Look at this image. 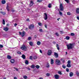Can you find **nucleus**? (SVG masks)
Masks as SVG:
<instances>
[{"mask_svg": "<svg viewBox=\"0 0 79 79\" xmlns=\"http://www.w3.org/2000/svg\"><path fill=\"white\" fill-rule=\"evenodd\" d=\"M35 67L36 68H37V69H39V68H40V66L37 65L35 66Z\"/></svg>", "mask_w": 79, "mask_h": 79, "instance_id": "nucleus-33", "label": "nucleus"}, {"mask_svg": "<svg viewBox=\"0 0 79 79\" xmlns=\"http://www.w3.org/2000/svg\"><path fill=\"white\" fill-rule=\"evenodd\" d=\"M44 26H45V28H47V24H45L44 25Z\"/></svg>", "mask_w": 79, "mask_h": 79, "instance_id": "nucleus-58", "label": "nucleus"}, {"mask_svg": "<svg viewBox=\"0 0 79 79\" xmlns=\"http://www.w3.org/2000/svg\"><path fill=\"white\" fill-rule=\"evenodd\" d=\"M9 6H8V5H7V6L6 7V9H9Z\"/></svg>", "mask_w": 79, "mask_h": 79, "instance_id": "nucleus-55", "label": "nucleus"}, {"mask_svg": "<svg viewBox=\"0 0 79 79\" xmlns=\"http://www.w3.org/2000/svg\"><path fill=\"white\" fill-rule=\"evenodd\" d=\"M14 69H15V70L16 71H18V69L17 68H16L15 67L14 68Z\"/></svg>", "mask_w": 79, "mask_h": 79, "instance_id": "nucleus-50", "label": "nucleus"}, {"mask_svg": "<svg viewBox=\"0 0 79 79\" xmlns=\"http://www.w3.org/2000/svg\"><path fill=\"white\" fill-rule=\"evenodd\" d=\"M18 24H17V23H15L14 26H16Z\"/></svg>", "mask_w": 79, "mask_h": 79, "instance_id": "nucleus-62", "label": "nucleus"}, {"mask_svg": "<svg viewBox=\"0 0 79 79\" xmlns=\"http://www.w3.org/2000/svg\"><path fill=\"white\" fill-rule=\"evenodd\" d=\"M20 48L23 51H27V47H26V46L24 44L21 46Z\"/></svg>", "mask_w": 79, "mask_h": 79, "instance_id": "nucleus-2", "label": "nucleus"}, {"mask_svg": "<svg viewBox=\"0 0 79 79\" xmlns=\"http://www.w3.org/2000/svg\"><path fill=\"white\" fill-rule=\"evenodd\" d=\"M29 29H33L34 28V24H31L28 26Z\"/></svg>", "mask_w": 79, "mask_h": 79, "instance_id": "nucleus-5", "label": "nucleus"}, {"mask_svg": "<svg viewBox=\"0 0 79 79\" xmlns=\"http://www.w3.org/2000/svg\"><path fill=\"white\" fill-rule=\"evenodd\" d=\"M31 68L34 69V68H35V65L33 64L31 66Z\"/></svg>", "mask_w": 79, "mask_h": 79, "instance_id": "nucleus-24", "label": "nucleus"}, {"mask_svg": "<svg viewBox=\"0 0 79 79\" xmlns=\"http://www.w3.org/2000/svg\"><path fill=\"white\" fill-rule=\"evenodd\" d=\"M66 71H67V72H68L69 71V69L66 68Z\"/></svg>", "mask_w": 79, "mask_h": 79, "instance_id": "nucleus-44", "label": "nucleus"}, {"mask_svg": "<svg viewBox=\"0 0 79 79\" xmlns=\"http://www.w3.org/2000/svg\"><path fill=\"white\" fill-rule=\"evenodd\" d=\"M22 58H23V59L24 60L26 59V56H25V55H24V54H23L22 56Z\"/></svg>", "mask_w": 79, "mask_h": 79, "instance_id": "nucleus-19", "label": "nucleus"}, {"mask_svg": "<svg viewBox=\"0 0 79 79\" xmlns=\"http://www.w3.org/2000/svg\"><path fill=\"white\" fill-rule=\"evenodd\" d=\"M1 3L2 4H5V3H6V1H5V0H2L1 1Z\"/></svg>", "mask_w": 79, "mask_h": 79, "instance_id": "nucleus-16", "label": "nucleus"}, {"mask_svg": "<svg viewBox=\"0 0 79 79\" xmlns=\"http://www.w3.org/2000/svg\"><path fill=\"white\" fill-rule=\"evenodd\" d=\"M17 54H19L20 55H21V52L19 51H17Z\"/></svg>", "mask_w": 79, "mask_h": 79, "instance_id": "nucleus-39", "label": "nucleus"}, {"mask_svg": "<svg viewBox=\"0 0 79 79\" xmlns=\"http://www.w3.org/2000/svg\"><path fill=\"white\" fill-rule=\"evenodd\" d=\"M60 11H63L64 10V7L63 6V4L60 3Z\"/></svg>", "mask_w": 79, "mask_h": 79, "instance_id": "nucleus-4", "label": "nucleus"}, {"mask_svg": "<svg viewBox=\"0 0 79 79\" xmlns=\"http://www.w3.org/2000/svg\"><path fill=\"white\" fill-rule=\"evenodd\" d=\"M44 15H45V16H44V20H47V19H48V16H47V13H44Z\"/></svg>", "mask_w": 79, "mask_h": 79, "instance_id": "nucleus-7", "label": "nucleus"}, {"mask_svg": "<svg viewBox=\"0 0 79 79\" xmlns=\"http://www.w3.org/2000/svg\"><path fill=\"white\" fill-rule=\"evenodd\" d=\"M64 58H62L60 60H61V61H63V60H64Z\"/></svg>", "mask_w": 79, "mask_h": 79, "instance_id": "nucleus-57", "label": "nucleus"}, {"mask_svg": "<svg viewBox=\"0 0 79 79\" xmlns=\"http://www.w3.org/2000/svg\"><path fill=\"white\" fill-rule=\"evenodd\" d=\"M7 58L8 60H11L12 58L11 56L10 55H7Z\"/></svg>", "mask_w": 79, "mask_h": 79, "instance_id": "nucleus-11", "label": "nucleus"}, {"mask_svg": "<svg viewBox=\"0 0 79 79\" xmlns=\"http://www.w3.org/2000/svg\"><path fill=\"white\" fill-rule=\"evenodd\" d=\"M29 45H31V46H33V44H32V42H31L29 43Z\"/></svg>", "mask_w": 79, "mask_h": 79, "instance_id": "nucleus-36", "label": "nucleus"}, {"mask_svg": "<svg viewBox=\"0 0 79 79\" xmlns=\"http://www.w3.org/2000/svg\"><path fill=\"white\" fill-rule=\"evenodd\" d=\"M77 19H78V20H79V16L77 17Z\"/></svg>", "mask_w": 79, "mask_h": 79, "instance_id": "nucleus-61", "label": "nucleus"}, {"mask_svg": "<svg viewBox=\"0 0 79 79\" xmlns=\"http://www.w3.org/2000/svg\"><path fill=\"white\" fill-rule=\"evenodd\" d=\"M54 53L55 58H58V53L56 52H54Z\"/></svg>", "mask_w": 79, "mask_h": 79, "instance_id": "nucleus-12", "label": "nucleus"}, {"mask_svg": "<svg viewBox=\"0 0 79 79\" xmlns=\"http://www.w3.org/2000/svg\"><path fill=\"white\" fill-rule=\"evenodd\" d=\"M55 35H56V36H59V34H58V33H57V32H56V33H55Z\"/></svg>", "mask_w": 79, "mask_h": 79, "instance_id": "nucleus-43", "label": "nucleus"}, {"mask_svg": "<svg viewBox=\"0 0 79 79\" xmlns=\"http://www.w3.org/2000/svg\"><path fill=\"white\" fill-rule=\"evenodd\" d=\"M33 58L34 60H36V59H37V57L36 56H35L33 57Z\"/></svg>", "mask_w": 79, "mask_h": 79, "instance_id": "nucleus-28", "label": "nucleus"}, {"mask_svg": "<svg viewBox=\"0 0 79 79\" xmlns=\"http://www.w3.org/2000/svg\"><path fill=\"white\" fill-rule=\"evenodd\" d=\"M74 75V73H73L72 72H70L69 73V76L70 77H72Z\"/></svg>", "mask_w": 79, "mask_h": 79, "instance_id": "nucleus-18", "label": "nucleus"}, {"mask_svg": "<svg viewBox=\"0 0 79 79\" xmlns=\"http://www.w3.org/2000/svg\"><path fill=\"white\" fill-rule=\"evenodd\" d=\"M46 67L47 68H49L50 67V64H49V63H47V64H46Z\"/></svg>", "mask_w": 79, "mask_h": 79, "instance_id": "nucleus-10", "label": "nucleus"}, {"mask_svg": "<svg viewBox=\"0 0 79 79\" xmlns=\"http://www.w3.org/2000/svg\"><path fill=\"white\" fill-rule=\"evenodd\" d=\"M21 35L22 37H24V36L25 35V32L23 31L22 32Z\"/></svg>", "mask_w": 79, "mask_h": 79, "instance_id": "nucleus-13", "label": "nucleus"}, {"mask_svg": "<svg viewBox=\"0 0 79 79\" xmlns=\"http://www.w3.org/2000/svg\"><path fill=\"white\" fill-rule=\"evenodd\" d=\"M52 50H48V51L47 52V55L48 56H50L51 55H52Z\"/></svg>", "mask_w": 79, "mask_h": 79, "instance_id": "nucleus-6", "label": "nucleus"}, {"mask_svg": "<svg viewBox=\"0 0 79 79\" xmlns=\"http://www.w3.org/2000/svg\"><path fill=\"white\" fill-rule=\"evenodd\" d=\"M62 67L63 68H64V69H65L66 68V66H65L64 65H62Z\"/></svg>", "mask_w": 79, "mask_h": 79, "instance_id": "nucleus-42", "label": "nucleus"}, {"mask_svg": "<svg viewBox=\"0 0 79 79\" xmlns=\"http://www.w3.org/2000/svg\"><path fill=\"white\" fill-rule=\"evenodd\" d=\"M69 39H70V37L68 36H66L65 37V39L66 40H69Z\"/></svg>", "mask_w": 79, "mask_h": 79, "instance_id": "nucleus-21", "label": "nucleus"}, {"mask_svg": "<svg viewBox=\"0 0 79 79\" xmlns=\"http://www.w3.org/2000/svg\"><path fill=\"white\" fill-rule=\"evenodd\" d=\"M67 47L68 50H69V49H72L74 47V46H73V44L70 43L67 45Z\"/></svg>", "mask_w": 79, "mask_h": 79, "instance_id": "nucleus-1", "label": "nucleus"}, {"mask_svg": "<svg viewBox=\"0 0 79 79\" xmlns=\"http://www.w3.org/2000/svg\"><path fill=\"white\" fill-rule=\"evenodd\" d=\"M39 31H40V32H42L43 30H42V29L40 28L39 29Z\"/></svg>", "mask_w": 79, "mask_h": 79, "instance_id": "nucleus-53", "label": "nucleus"}, {"mask_svg": "<svg viewBox=\"0 0 79 79\" xmlns=\"http://www.w3.org/2000/svg\"><path fill=\"white\" fill-rule=\"evenodd\" d=\"M59 14L60 15V16H62V15H63V14L62 13V12H61V11H59Z\"/></svg>", "mask_w": 79, "mask_h": 79, "instance_id": "nucleus-37", "label": "nucleus"}, {"mask_svg": "<svg viewBox=\"0 0 79 79\" xmlns=\"http://www.w3.org/2000/svg\"><path fill=\"white\" fill-rule=\"evenodd\" d=\"M70 35L71 36H74V35L75 34L73 33H71L70 34Z\"/></svg>", "mask_w": 79, "mask_h": 79, "instance_id": "nucleus-40", "label": "nucleus"}, {"mask_svg": "<svg viewBox=\"0 0 79 79\" xmlns=\"http://www.w3.org/2000/svg\"><path fill=\"white\" fill-rule=\"evenodd\" d=\"M9 29V28L8 27H6L3 28V30L5 31H8V30Z\"/></svg>", "mask_w": 79, "mask_h": 79, "instance_id": "nucleus-14", "label": "nucleus"}, {"mask_svg": "<svg viewBox=\"0 0 79 79\" xmlns=\"http://www.w3.org/2000/svg\"><path fill=\"white\" fill-rule=\"evenodd\" d=\"M19 34L20 35H21V34H22L21 32H19Z\"/></svg>", "mask_w": 79, "mask_h": 79, "instance_id": "nucleus-63", "label": "nucleus"}, {"mask_svg": "<svg viewBox=\"0 0 79 79\" xmlns=\"http://www.w3.org/2000/svg\"><path fill=\"white\" fill-rule=\"evenodd\" d=\"M29 59L30 60H32V56H30Z\"/></svg>", "mask_w": 79, "mask_h": 79, "instance_id": "nucleus-45", "label": "nucleus"}, {"mask_svg": "<svg viewBox=\"0 0 79 79\" xmlns=\"http://www.w3.org/2000/svg\"><path fill=\"white\" fill-rule=\"evenodd\" d=\"M64 1L68 3H69V0H64Z\"/></svg>", "mask_w": 79, "mask_h": 79, "instance_id": "nucleus-52", "label": "nucleus"}, {"mask_svg": "<svg viewBox=\"0 0 79 79\" xmlns=\"http://www.w3.org/2000/svg\"><path fill=\"white\" fill-rule=\"evenodd\" d=\"M68 64H71V61H70V60H69V61H68Z\"/></svg>", "mask_w": 79, "mask_h": 79, "instance_id": "nucleus-51", "label": "nucleus"}, {"mask_svg": "<svg viewBox=\"0 0 79 79\" xmlns=\"http://www.w3.org/2000/svg\"><path fill=\"white\" fill-rule=\"evenodd\" d=\"M33 5H34V2L32 1H31L29 4L30 6H32Z\"/></svg>", "mask_w": 79, "mask_h": 79, "instance_id": "nucleus-9", "label": "nucleus"}, {"mask_svg": "<svg viewBox=\"0 0 79 79\" xmlns=\"http://www.w3.org/2000/svg\"><path fill=\"white\" fill-rule=\"evenodd\" d=\"M25 63L26 64H29V61L27 60H26Z\"/></svg>", "mask_w": 79, "mask_h": 79, "instance_id": "nucleus-25", "label": "nucleus"}, {"mask_svg": "<svg viewBox=\"0 0 79 79\" xmlns=\"http://www.w3.org/2000/svg\"><path fill=\"white\" fill-rule=\"evenodd\" d=\"M43 0H37V2H42V1Z\"/></svg>", "mask_w": 79, "mask_h": 79, "instance_id": "nucleus-47", "label": "nucleus"}, {"mask_svg": "<svg viewBox=\"0 0 79 79\" xmlns=\"http://www.w3.org/2000/svg\"><path fill=\"white\" fill-rule=\"evenodd\" d=\"M26 21H27V22H30V20H29V18H27L26 20Z\"/></svg>", "mask_w": 79, "mask_h": 79, "instance_id": "nucleus-41", "label": "nucleus"}, {"mask_svg": "<svg viewBox=\"0 0 79 79\" xmlns=\"http://www.w3.org/2000/svg\"><path fill=\"white\" fill-rule=\"evenodd\" d=\"M60 32L61 34H63V31H60Z\"/></svg>", "mask_w": 79, "mask_h": 79, "instance_id": "nucleus-46", "label": "nucleus"}, {"mask_svg": "<svg viewBox=\"0 0 79 79\" xmlns=\"http://www.w3.org/2000/svg\"><path fill=\"white\" fill-rule=\"evenodd\" d=\"M14 79H17V78H16V77H14Z\"/></svg>", "mask_w": 79, "mask_h": 79, "instance_id": "nucleus-64", "label": "nucleus"}, {"mask_svg": "<svg viewBox=\"0 0 79 79\" xmlns=\"http://www.w3.org/2000/svg\"><path fill=\"white\" fill-rule=\"evenodd\" d=\"M58 74H60V75H62V73H61V71H59L58 72Z\"/></svg>", "mask_w": 79, "mask_h": 79, "instance_id": "nucleus-38", "label": "nucleus"}, {"mask_svg": "<svg viewBox=\"0 0 79 79\" xmlns=\"http://www.w3.org/2000/svg\"><path fill=\"white\" fill-rule=\"evenodd\" d=\"M56 64L57 65H59L61 64V62L59 59H57L56 60Z\"/></svg>", "mask_w": 79, "mask_h": 79, "instance_id": "nucleus-3", "label": "nucleus"}, {"mask_svg": "<svg viewBox=\"0 0 79 79\" xmlns=\"http://www.w3.org/2000/svg\"><path fill=\"white\" fill-rule=\"evenodd\" d=\"M28 40H30L31 39V37H29L28 38Z\"/></svg>", "mask_w": 79, "mask_h": 79, "instance_id": "nucleus-48", "label": "nucleus"}, {"mask_svg": "<svg viewBox=\"0 0 79 79\" xmlns=\"http://www.w3.org/2000/svg\"><path fill=\"white\" fill-rule=\"evenodd\" d=\"M67 66L68 68H71V64H68L67 65Z\"/></svg>", "mask_w": 79, "mask_h": 79, "instance_id": "nucleus-26", "label": "nucleus"}, {"mask_svg": "<svg viewBox=\"0 0 79 79\" xmlns=\"http://www.w3.org/2000/svg\"><path fill=\"white\" fill-rule=\"evenodd\" d=\"M23 78L24 79H27V77L26 75L24 76Z\"/></svg>", "mask_w": 79, "mask_h": 79, "instance_id": "nucleus-32", "label": "nucleus"}, {"mask_svg": "<svg viewBox=\"0 0 79 79\" xmlns=\"http://www.w3.org/2000/svg\"><path fill=\"white\" fill-rule=\"evenodd\" d=\"M53 44H56V43L55 41L53 42Z\"/></svg>", "mask_w": 79, "mask_h": 79, "instance_id": "nucleus-56", "label": "nucleus"}, {"mask_svg": "<svg viewBox=\"0 0 79 79\" xmlns=\"http://www.w3.org/2000/svg\"><path fill=\"white\" fill-rule=\"evenodd\" d=\"M51 64H54V60L52 59L51 60Z\"/></svg>", "mask_w": 79, "mask_h": 79, "instance_id": "nucleus-15", "label": "nucleus"}, {"mask_svg": "<svg viewBox=\"0 0 79 79\" xmlns=\"http://www.w3.org/2000/svg\"><path fill=\"white\" fill-rule=\"evenodd\" d=\"M0 13L1 14H2V15H5V14H6V13H5V12H3L2 11H0Z\"/></svg>", "mask_w": 79, "mask_h": 79, "instance_id": "nucleus-27", "label": "nucleus"}, {"mask_svg": "<svg viewBox=\"0 0 79 79\" xmlns=\"http://www.w3.org/2000/svg\"><path fill=\"white\" fill-rule=\"evenodd\" d=\"M46 76H50V73H47Z\"/></svg>", "mask_w": 79, "mask_h": 79, "instance_id": "nucleus-49", "label": "nucleus"}, {"mask_svg": "<svg viewBox=\"0 0 79 79\" xmlns=\"http://www.w3.org/2000/svg\"><path fill=\"white\" fill-rule=\"evenodd\" d=\"M40 52L41 53H42V52L41 50H40Z\"/></svg>", "mask_w": 79, "mask_h": 79, "instance_id": "nucleus-59", "label": "nucleus"}, {"mask_svg": "<svg viewBox=\"0 0 79 79\" xmlns=\"http://www.w3.org/2000/svg\"><path fill=\"white\" fill-rule=\"evenodd\" d=\"M76 12L77 14H79V8H77L76 9Z\"/></svg>", "mask_w": 79, "mask_h": 79, "instance_id": "nucleus-17", "label": "nucleus"}, {"mask_svg": "<svg viewBox=\"0 0 79 79\" xmlns=\"http://www.w3.org/2000/svg\"><path fill=\"white\" fill-rule=\"evenodd\" d=\"M54 77L55 79H59L60 77V76L59 75L56 74L54 75Z\"/></svg>", "mask_w": 79, "mask_h": 79, "instance_id": "nucleus-8", "label": "nucleus"}, {"mask_svg": "<svg viewBox=\"0 0 79 79\" xmlns=\"http://www.w3.org/2000/svg\"><path fill=\"white\" fill-rule=\"evenodd\" d=\"M10 62L11 63H15V59H12L10 60Z\"/></svg>", "mask_w": 79, "mask_h": 79, "instance_id": "nucleus-20", "label": "nucleus"}, {"mask_svg": "<svg viewBox=\"0 0 79 79\" xmlns=\"http://www.w3.org/2000/svg\"><path fill=\"white\" fill-rule=\"evenodd\" d=\"M77 75V76H78V77H79V72H78V71H77L76 72V73Z\"/></svg>", "mask_w": 79, "mask_h": 79, "instance_id": "nucleus-29", "label": "nucleus"}, {"mask_svg": "<svg viewBox=\"0 0 79 79\" xmlns=\"http://www.w3.org/2000/svg\"><path fill=\"white\" fill-rule=\"evenodd\" d=\"M56 47L57 48V50H59L60 48L59 47V45H58V44H56Z\"/></svg>", "mask_w": 79, "mask_h": 79, "instance_id": "nucleus-22", "label": "nucleus"}, {"mask_svg": "<svg viewBox=\"0 0 79 79\" xmlns=\"http://www.w3.org/2000/svg\"><path fill=\"white\" fill-rule=\"evenodd\" d=\"M2 24H3V25H5V21L4 19H3L2 21Z\"/></svg>", "mask_w": 79, "mask_h": 79, "instance_id": "nucleus-35", "label": "nucleus"}, {"mask_svg": "<svg viewBox=\"0 0 79 79\" xmlns=\"http://www.w3.org/2000/svg\"><path fill=\"white\" fill-rule=\"evenodd\" d=\"M3 45L2 44H0V48H3Z\"/></svg>", "mask_w": 79, "mask_h": 79, "instance_id": "nucleus-54", "label": "nucleus"}, {"mask_svg": "<svg viewBox=\"0 0 79 79\" xmlns=\"http://www.w3.org/2000/svg\"><path fill=\"white\" fill-rule=\"evenodd\" d=\"M52 4L49 3L48 4V8H52Z\"/></svg>", "mask_w": 79, "mask_h": 79, "instance_id": "nucleus-23", "label": "nucleus"}, {"mask_svg": "<svg viewBox=\"0 0 79 79\" xmlns=\"http://www.w3.org/2000/svg\"><path fill=\"white\" fill-rule=\"evenodd\" d=\"M38 25H39V26H42L43 24H42V23H38Z\"/></svg>", "mask_w": 79, "mask_h": 79, "instance_id": "nucleus-34", "label": "nucleus"}, {"mask_svg": "<svg viewBox=\"0 0 79 79\" xmlns=\"http://www.w3.org/2000/svg\"><path fill=\"white\" fill-rule=\"evenodd\" d=\"M37 44L38 45H40V42L38 41L37 43Z\"/></svg>", "mask_w": 79, "mask_h": 79, "instance_id": "nucleus-30", "label": "nucleus"}, {"mask_svg": "<svg viewBox=\"0 0 79 79\" xmlns=\"http://www.w3.org/2000/svg\"><path fill=\"white\" fill-rule=\"evenodd\" d=\"M67 15H69V16H70V15H71V14L69 12H67Z\"/></svg>", "mask_w": 79, "mask_h": 79, "instance_id": "nucleus-31", "label": "nucleus"}, {"mask_svg": "<svg viewBox=\"0 0 79 79\" xmlns=\"http://www.w3.org/2000/svg\"><path fill=\"white\" fill-rule=\"evenodd\" d=\"M65 62V60H64V59L62 61V63H64Z\"/></svg>", "mask_w": 79, "mask_h": 79, "instance_id": "nucleus-60", "label": "nucleus"}]
</instances>
